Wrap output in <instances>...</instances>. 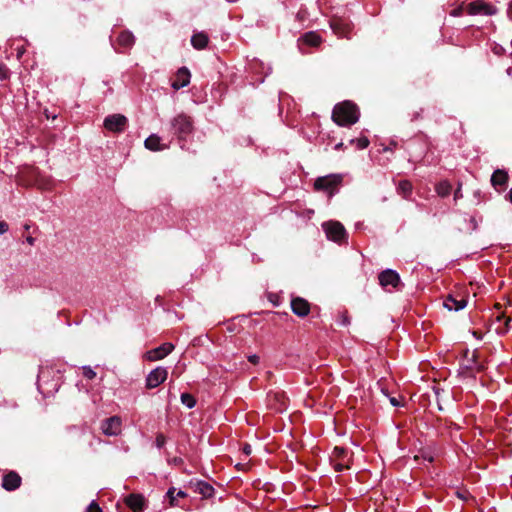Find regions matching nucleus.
<instances>
[{
    "label": "nucleus",
    "mask_w": 512,
    "mask_h": 512,
    "mask_svg": "<svg viewBox=\"0 0 512 512\" xmlns=\"http://www.w3.org/2000/svg\"><path fill=\"white\" fill-rule=\"evenodd\" d=\"M326 236L329 240L341 243L347 239V232L345 227L338 221H328L322 225Z\"/></svg>",
    "instance_id": "39448f33"
},
{
    "label": "nucleus",
    "mask_w": 512,
    "mask_h": 512,
    "mask_svg": "<svg viewBox=\"0 0 512 512\" xmlns=\"http://www.w3.org/2000/svg\"><path fill=\"white\" fill-rule=\"evenodd\" d=\"M300 40L303 43H305L306 45L311 46V47H317L322 42L321 36L317 32H314V31L306 32L305 34L302 35Z\"/></svg>",
    "instance_id": "6ab92c4d"
},
{
    "label": "nucleus",
    "mask_w": 512,
    "mask_h": 512,
    "mask_svg": "<svg viewBox=\"0 0 512 512\" xmlns=\"http://www.w3.org/2000/svg\"><path fill=\"white\" fill-rule=\"evenodd\" d=\"M102 432L107 436H117L122 430V420L119 416H112L102 421Z\"/></svg>",
    "instance_id": "6e6552de"
},
{
    "label": "nucleus",
    "mask_w": 512,
    "mask_h": 512,
    "mask_svg": "<svg viewBox=\"0 0 512 512\" xmlns=\"http://www.w3.org/2000/svg\"><path fill=\"white\" fill-rule=\"evenodd\" d=\"M435 190L439 196L446 197L451 193L452 186L448 181L444 180L436 185Z\"/></svg>",
    "instance_id": "393cba45"
},
{
    "label": "nucleus",
    "mask_w": 512,
    "mask_h": 512,
    "mask_svg": "<svg viewBox=\"0 0 512 512\" xmlns=\"http://www.w3.org/2000/svg\"><path fill=\"white\" fill-rule=\"evenodd\" d=\"M425 459H427L429 462H432L433 461V457L432 456H429V457H426V456H423Z\"/></svg>",
    "instance_id": "49530a36"
},
{
    "label": "nucleus",
    "mask_w": 512,
    "mask_h": 512,
    "mask_svg": "<svg viewBox=\"0 0 512 512\" xmlns=\"http://www.w3.org/2000/svg\"><path fill=\"white\" fill-rule=\"evenodd\" d=\"M348 455L347 449L343 447H334L331 461L333 463V467L336 471L341 472L345 469H349V459H346Z\"/></svg>",
    "instance_id": "0eeeda50"
},
{
    "label": "nucleus",
    "mask_w": 512,
    "mask_h": 512,
    "mask_svg": "<svg viewBox=\"0 0 512 512\" xmlns=\"http://www.w3.org/2000/svg\"><path fill=\"white\" fill-rule=\"evenodd\" d=\"M473 335H474L476 338L481 339V334H480V333H478L477 331H474V332H473Z\"/></svg>",
    "instance_id": "a18cd8bd"
},
{
    "label": "nucleus",
    "mask_w": 512,
    "mask_h": 512,
    "mask_svg": "<svg viewBox=\"0 0 512 512\" xmlns=\"http://www.w3.org/2000/svg\"><path fill=\"white\" fill-rule=\"evenodd\" d=\"M8 231V224L5 221H0V234Z\"/></svg>",
    "instance_id": "c9c22d12"
},
{
    "label": "nucleus",
    "mask_w": 512,
    "mask_h": 512,
    "mask_svg": "<svg viewBox=\"0 0 512 512\" xmlns=\"http://www.w3.org/2000/svg\"><path fill=\"white\" fill-rule=\"evenodd\" d=\"M291 309L298 317H305L310 312V303L302 297H294L291 300Z\"/></svg>",
    "instance_id": "4468645a"
},
{
    "label": "nucleus",
    "mask_w": 512,
    "mask_h": 512,
    "mask_svg": "<svg viewBox=\"0 0 512 512\" xmlns=\"http://www.w3.org/2000/svg\"><path fill=\"white\" fill-rule=\"evenodd\" d=\"M196 492L201 494L204 498H210L214 494V488L205 481H198L196 483Z\"/></svg>",
    "instance_id": "4be33fe9"
},
{
    "label": "nucleus",
    "mask_w": 512,
    "mask_h": 512,
    "mask_svg": "<svg viewBox=\"0 0 512 512\" xmlns=\"http://www.w3.org/2000/svg\"><path fill=\"white\" fill-rule=\"evenodd\" d=\"M176 496H177V497L184 498V497H186V496H187V494H186L184 491L180 490V491H178V493H177V495H176Z\"/></svg>",
    "instance_id": "37998d69"
},
{
    "label": "nucleus",
    "mask_w": 512,
    "mask_h": 512,
    "mask_svg": "<svg viewBox=\"0 0 512 512\" xmlns=\"http://www.w3.org/2000/svg\"><path fill=\"white\" fill-rule=\"evenodd\" d=\"M390 403L395 407L400 405L399 401L395 397L390 398Z\"/></svg>",
    "instance_id": "ea45409f"
},
{
    "label": "nucleus",
    "mask_w": 512,
    "mask_h": 512,
    "mask_svg": "<svg viewBox=\"0 0 512 512\" xmlns=\"http://www.w3.org/2000/svg\"><path fill=\"white\" fill-rule=\"evenodd\" d=\"M259 360H260V358L257 355H251L248 357V361L250 363H252L253 365H257L259 363Z\"/></svg>",
    "instance_id": "f704fd0d"
},
{
    "label": "nucleus",
    "mask_w": 512,
    "mask_h": 512,
    "mask_svg": "<svg viewBox=\"0 0 512 512\" xmlns=\"http://www.w3.org/2000/svg\"><path fill=\"white\" fill-rule=\"evenodd\" d=\"M509 12L512 13V1L509 4Z\"/></svg>",
    "instance_id": "8fccbe9b"
},
{
    "label": "nucleus",
    "mask_w": 512,
    "mask_h": 512,
    "mask_svg": "<svg viewBox=\"0 0 512 512\" xmlns=\"http://www.w3.org/2000/svg\"><path fill=\"white\" fill-rule=\"evenodd\" d=\"M496 9L483 0H476L468 4L467 13L470 15L484 14L493 15Z\"/></svg>",
    "instance_id": "f8f14e48"
},
{
    "label": "nucleus",
    "mask_w": 512,
    "mask_h": 512,
    "mask_svg": "<svg viewBox=\"0 0 512 512\" xmlns=\"http://www.w3.org/2000/svg\"><path fill=\"white\" fill-rule=\"evenodd\" d=\"M174 493H175L174 487H171L166 493V497L169 499V504L171 507H175L178 505L176 502V496L174 495Z\"/></svg>",
    "instance_id": "bb28decb"
},
{
    "label": "nucleus",
    "mask_w": 512,
    "mask_h": 512,
    "mask_svg": "<svg viewBox=\"0 0 512 512\" xmlns=\"http://www.w3.org/2000/svg\"><path fill=\"white\" fill-rule=\"evenodd\" d=\"M156 446L158 448H162L164 444L166 443V437L162 433H158L156 436Z\"/></svg>",
    "instance_id": "7c9ffc66"
},
{
    "label": "nucleus",
    "mask_w": 512,
    "mask_h": 512,
    "mask_svg": "<svg viewBox=\"0 0 512 512\" xmlns=\"http://www.w3.org/2000/svg\"><path fill=\"white\" fill-rule=\"evenodd\" d=\"M191 74L186 67H181L176 73V79L172 82V87L179 90L190 83Z\"/></svg>",
    "instance_id": "a211bd4d"
},
{
    "label": "nucleus",
    "mask_w": 512,
    "mask_h": 512,
    "mask_svg": "<svg viewBox=\"0 0 512 512\" xmlns=\"http://www.w3.org/2000/svg\"><path fill=\"white\" fill-rule=\"evenodd\" d=\"M462 197L461 187L459 186L454 192V199L457 200Z\"/></svg>",
    "instance_id": "4c0bfd02"
},
{
    "label": "nucleus",
    "mask_w": 512,
    "mask_h": 512,
    "mask_svg": "<svg viewBox=\"0 0 512 512\" xmlns=\"http://www.w3.org/2000/svg\"><path fill=\"white\" fill-rule=\"evenodd\" d=\"M463 13V6H458L457 8L453 9L451 12H450V15L453 16V17H459L461 16Z\"/></svg>",
    "instance_id": "72a5a7b5"
},
{
    "label": "nucleus",
    "mask_w": 512,
    "mask_h": 512,
    "mask_svg": "<svg viewBox=\"0 0 512 512\" xmlns=\"http://www.w3.org/2000/svg\"><path fill=\"white\" fill-rule=\"evenodd\" d=\"M144 145L148 150L151 151H160L163 149V147L160 144V137L155 134H152L148 138H146Z\"/></svg>",
    "instance_id": "5701e85b"
},
{
    "label": "nucleus",
    "mask_w": 512,
    "mask_h": 512,
    "mask_svg": "<svg viewBox=\"0 0 512 512\" xmlns=\"http://www.w3.org/2000/svg\"><path fill=\"white\" fill-rule=\"evenodd\" d=\"M24 229H25L26 231H28V230L30 229V225H29V224H25V225H24Z\"/></svg>",
    "instance_id": "de8ad7c7"
},
{
    "label": "nucleus",
    "mask_w": 512,
    "mask_h": 512,
    "mask_svg": "<svg viewBox=\"0 0 512 512\" xmlns=\"http://www.w3.org/2000/svg\"><path fill=\"white\" fill-rule=\"evenodd\" d=\"M124 502L133 512H143L144 511L145 498L141 494H136V493L129 494L125 498Z\"/></svg>",
    "instance_id": "dca6fc26"
},
{
    "label": "nucleus",
    "mask_w": 512,
    "mask_h": 512,
    "mask_svg": "<svg viewBox=\"0 0 512 512\" xmlns=\"http://www.w3.org/2000/svg\"><path fill=\"white\" fill-rule=\"evenodd\" d=\"M174 350V345L172 343L166 342L159 347L152 349L147 352V359L149 361L161 360L170 354Z\"/></svg>",
    "instance_id": "ddd939ff"
},
{
    "label": "nucleus",
    "mask_w": 512,
    "mask_h": 512,
    "mask_svg": "<svg viewBox=\"0 0 512 512\" xmlns=\"http://www.w3.org/2000/svg\"><path fill=\"white\" fill-rule=\"evenodd\" d=\"M181 402L183 405L187 406L188 408H193L196 405L195 397L189 393L181 394Z\"/></svg>",
    "instance_id": "a878e982"
},
{
    "label": "nucleus",
    "mask_w": 512,
    "mask_h": 512,
    "mask_svg": "<svg viewBox=\"0 0 512 512\" xmlns=\"http://www.w3.org/2000/svg\"><path fill=\"white\" fill-rule=\"evenodd\" d=\"M134 42V35L127 30L122 31L117 38L118 45L123 48H131L134 45Z\"/></svg>",
    "instance_id": "412c9836"
},
{
    "label": "nucleus",
    "mask_w": 512,
    "mask_h": 512,
    "mask_svg": "<svg viewBox=\"0 0 512 512\" xmlns=\"http://www.w3.org/2000/svg\"><path fill=\"white\" fill-rule=\"evenodd\" d=\"M329 25L333 33L338 37L346 39L351 38L350 34L354 25L349 18L334 15L330 18Z\"/></svg>",
    "instance_id": "20e7f679"
},
{
    "label": "nucleus",
    "mask_w": 512,
    "mask_h": 512,
    "mask_svg": "<svg viewBox=\"0 0 512 512\" xmlns=\"http://www.w3.org/2000/svg\"><path fill=\"white\" fill-rule=\"evenodd\" d=\"M21 482L22 478L20 475L15 471H10L3 476L2 487L6 491H14L20 487Z\"/></svg>",
    "instance_id": "2eb2a0df"
},
{
    "label": "nucleus",
    "mask_w": 512,
    "mask_h": 512,
    "mask_svg": "<svg viewBox=\"0 0 512 512\" xmlns=\"http://www.w3.org/2000/svg\"><path fill=\"white\" fill-rule=\"evenodd\" d=\"M501 319H505V326L506 327L508 326L509 322L511 321L510 317H506L504 315L498 317V320H501Z\"/></svg>",
    "instance_id": "58836bf2"
},
{
    "label": "nucleus",
    "mask_w": 512,
    "mask_h": 512,
    "mask_svg": "<svg viewBox=\"0 0 512 512\" xmlns=\"http://www.w3.org/2000/svg\"><path fill=\"white\" fill-rule=\"evenodd\" d=\"M443 305L450 311H460L467 305V299L461 293H452L446 296Z\"/></svg>",
    "instance_id": "9d476101"
},
{
    "label": "nucleus",
    "mask_w": 512,
    "mask_h": 512,
    "mask_svg": "<svg viewBox=\"0 0 512 512\" xmlns=\"http://www.w3.org/2000/svg\"><path fill=\"white\" fill-rule=\"evenodd\" d=\"M471 361L474 365H477L478 371H482L484 369L483 365H478V352L476 350L472 352Z\"/></svg>",
    "instance_id": "473e14b6"
},
{
    "label": "nucleus",
    "mask_w": 512,
    "mask_h": 512,
    "mask_svg": "<svg viewBox=\"0 0 512 512\" xmlns=\"http://www.w3.org/2000/svg\"><path fill=\"white\" fill-rule=\"evenodd\" d=\"M509 180V175L506 170L496 169L491 176V185L498 190V187L502 189L506 188Z\"/></svg>",
    "instance_id": "f3484780"
},
{
    "label": "nucleus",
    "mask_w": 512,
    "mask_h": 512,
    "mask_svg": "<svg viewBox=\"0 0 512 512\" xmlns=\"http://www.w3.org/2000/svg\"><path fill=\"white\" fill-rule=\"evenodd\" d=\"M208 42V35L204 32L195 33L191 38V44L197 50L204 49L208 45Z\"/></svg>",
    "instance_id": "aec40b11"
},
{
    "label": "nucleus",
    "mask_w": 512,
    "mask_h": 512,
    "mask_svg": "<svg viewBox=\"0 0 512 512\" xmlns=\"http://www.w3.org/2000/svg\"><path fill=\"white\" fill-rule=\"evenodd\" d=\"M378 279H379V284L383 288L391 286L395 289H398V287L400 285H402L399 274L392 269H386V270L382 271L379 274Z\"/></svg>",
    "instance_id": "1a4fd4ad"
},
{
    "label": "nucleus",
    "mask_w": 512,
    "mask_h": 512,
    "mask_svg": "<svg viewBox=\"0 0 512 512\" xmlns=\"http://www.w3.org/2000/svg\"><path fill=\"white\" fill-rule=\"evenodd\" d=\"M83 375H84V377H86L87 379H90V380H92L96 377V373L89 366L83 367Z\"/></svg>",
    "instance_id": "c756f323"
},
{
    "label": "nucleus",
    "mask_w": 512,
    "mask_h": 512,
    "mask_svg": "<svg viewBox=\"0 0 512 512\" xmlns=\"http://www.w3.org/2000/svg\"><path fill=\"white\" fill-rule=\"evenodd\" d=\"M343 182L341 174H329L318 177L314 181V189L318 192H326L330 197L333 196Z\"/></svg>",
    "instance_id": "f03ea898"
},
{
    "label": "nucleus",
    "mask_w": 512,
    "mask_h": 512,
    "mask_svg": "<svg viewBox=\"0 0 512 512\" xmlns=\"http://www.w3.org/2000/svg\"><path fill=\"white\" fill-rule=\"evenodd\" d=\"M358 106L349 100L337 103L332 111V120L338 126H351L359 120Z\"/></svg>",
    "instance_id": "f257e3e1"
},
{
    "label": "nucleus",
    "mask_w": 512,
    "mask_h": 512,
    "mask_svg": "<svg viewBox=\"0 0 512 512\" xmlns=\"http://www.w3.org/2000/svg\"><path fill=\"white\" fill-rule=\"evenodd\" d=\"M350 323V320L347 316H343V324L348 325Z\"/></svg>",
    "instance_id": "c03bdc74"
},
{
    "label": "nucleus",
    "mask_w": 512,
    "mask_h": 512,
    "mask_svg": "<svg viewBox=\"0 0 512 512\" xmlns=\"http://www.w3.org/2000/svg\"><path fill=\"white\" fill-rule=\"evenodd\" d=\"M9 69L8 67L3 64V63H0V80H6L9 78Z\"/></svg>",
    "instance_id": "c85d7f7f"
},
{
    "label": "nucleus",
    "mask_w": 512,
    "mask_h": 512,
    "mask_svg": "<svg viewBox=\"0 0 512 512\" xmlns=\"http://www.w3.org/2000/svg\"><path fill=\"white\" fill-rule=\"evenodd\" d=\"M170 129L179 140H184L193 131L192 118L181 113L171 120Z\"/></svg>",
    "instance_id": "7ed1b4c3"
},
{
    "label": "nucleus",
    "mask_w": 512,
    "mask_h": 512,
    "mask_svg": "<svg viewBox=\"0 0 512 512\" xmlns=\"http://www.w3.org/2000/svg\"><path fill=\"white\" fill-rule=\"evenodd\" d=\"M26 241H27L30 245H33V244H34V242H35V238H34V237H32V236H28V237L26 238Z\"/></svg>",
    "instance_id": "79ce46f5"
},
{
    "label": "nucleus",
    "mask_w": 512,
    "mask_h": 512,
    "mask_svg": "<svg viewBox=\"0 0 512 512\" xmlns=\"http://www.w3.org/2000/svg\"><path fill=\"white\" fill-rule=\"evenodd\" d=\"M173 463H174L175 465H180V464H182V463H183V460H182V458H180V457H175V458L173 459Z\"/></svg>",
    "instance_id": "a19ab883"
},
{
    "label": "nucleus",
    "mask_w": 512,
    "mask_h": 512,
    "mask_svg": "<svg viewBox=\"0 0 512 512\" xmlns=\"http://www.w3.org/2000/svg\"><path fill=\"white\" fill-rule=\"evenodd\" d=\"M128 125V119L122 114L108 115L103 122V126L110 132L121 133L125 131Z\"/></svg>",
    "instance_id": "423d86ee"
},
{
    "label": "nucleus",
    "mask_w": 512,
    "mask_h": 512,
    "mask_svg": "<svg viewBox=\"0 0 512 512\" xmlns=\"http://www.w3.org/2000/svg\"><path fill=\"white\" fill-rule=\"evenodd\" d=\"M342 146H343V143H339V144H337V145H336V147H335V148H336V149H339V148H341Z\"/></svg>",
    "instance_id": "09e8293b"
},
{
    "label": "nucleus",
    "mask_w": 512,
    "mask_h": 512,
    "mask_svg": "<svg viewBox=\"0 0 512 512\" xmlns=\"http://www.w3.org/2000/svg\"><path fill=\"white\" fill-rule=\"evenodd\" d=\"M412 183L408 180H401L398 184L397 191L404 198H408L412 193Z\"/></svg>",
    "instance_id": "b1692460"
},
{
    "label": "nucleus",
    "mask_w": 512,
    "mask_h": 512,
    "mask_svg": "<svg viewBox=\"0 0 512 512\" xmlns=\"http://www.w3.org/2000/svg\"><path fill=\"white\" fill-rule=\"evenodd\" d=\"M87 512H102V509L97 502L92 501L87 507Z\"/></svg>",
    "instance_id": "2f4dec72"
},
{
    "label": "nucleus",
    "mask_w": 512,
    "mask_h": 512,
    "mask_svg": "<svg viewBox=\"0 0 512 512\" xmlns=\"http://www.w3.org/2000/svg\"><path fill=\"white\" fill-rule=\"evenodd\" d=\"M242 451L246 455H250L252 453V447L249 444H245L242 448Z\"/></svg>",
    "instance_id": "e433bc0d"
},
{
    "label": "nucleus",
    "mask_w": 512,
    "mask_h": 512,
    "mask_svg": "<svg viewBox=\"0 0 512 512\" xmlns=\"http://www.w3.org/2000/svg\"><path fill=\"white\" fill-rule=\"evenodd\" d=\"M468 354H469V350H466V351H465V357H467V356H468Z\"/></svg>",
    "instance_id": "3c124183"
},
{
    "label": "nucleus",
    "mask_w": 512,
    "mask_h": 512,
    "mask_svg": "<svg viewBox=\"0 0 512 512\" xmlns=\"http://www.w3.org/2000/svg\"><path fill=\"white\" fill-rule=\"evenodd\" d=\"M168 372L163 367H157L152 370L146 378V388L153 389L158 387L167 378Z\"/></svg>",
    "instance_id": "9b49d317"
},
{
    "label": "nucleus",
    "mask_w": 512,
    "mask_h": 512,
    "mask_svg": "<svg viewBox=\"0 0 512 512\" xmlns=\"http://www.w3.org/2000/svg\"><path fill=\"white\" fill-rule=\"evenodd\" d=\"M351 142H352V143H353V142H356V143H357V147H358L359 149H365V148H367V147H368V145H369V140H368V138H367V137H360V138H358V139H356V140H354V139H353V140H351Z\"/></svg>",
    "instance_id": "cd10ccee"
}]
</instances>
